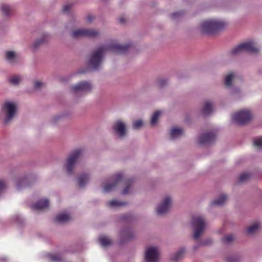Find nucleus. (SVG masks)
<instances>
[{
	"instance_id": "obj_42",
	"label": "nucleus",
	"mask_w": 262,
	"mask_h": 262,
	"mask_svg": "<svg viewBox=\"0 0 262 262\" xmlns=\"http://www.w3.org/2000/svg\"><path fill=\"white\" fill-rule=\"evenodd\" d=\"M181 14H182V13L181 12H177L173 13L171 14V18L174 19L177 16H179V15H181Z\"/></svg>"
},
{
	"instance_id": "obj_19",
	"label": "nucleus",
	"mask_w": 262,
	"mask_h": 262,
	"mask_svg": "<svg viewBox=\"0 0 262 262\" xmlns=\"http://www.w3.org/2000/svg\"><path fill=\"white\" fill-rule=\"evenodd\" d=\"M260 228V223H255L248 228L247 232L248 234H252L257 232Z\"/></svg>"
},
{
	"instance_id": "obj_39",
	"label": "nucleus",
	"mask_w": 262,
	"mask_h": 262,
	"mask_svg": "<svg viewBox=\"0 0 262 262\" xmlns=\"http://www.w3.org/2000/svg\"><path fill=\"white\" fill-rule=\"evenodd\" d=\"M157 83L160 88H162L166 84V80L162 78H160L158 79Z\"/></svg>"
},
{
	"instance_id": "obj_28",
	"label": "nucleus",
	"mask_w": 262,
	"mask_h": 262,
	"mask_svg": "<svg viewBox=\"0 0 262 262\" xmlns=\"http://www.w3.org/2000/svg\"><path fill=\"white\" fill-rule=\"evenodd\" d=\"M250 176H251V175L249 173H248V172L242 173L239 176V177L238 178V181L239 183L245 182L250 178Z\"/></svg>"
},
{
	"instance_id": "obj_5",
	"label": "nucleus",
	"mask_w": 262,
	"mask_h": 262,
	"mask_svg": "<svg viewBox=\"0 0 262 262\" xmlns=\"http://www.w3.org/2000/svg\"><path fill=\"white\" fill-rule=\"evenodd\" d=\"M82 154V150L76 149L71 152L67 159L66 168L68 173L71 174L73 172L75 164Z\"/></svg>"
},
{
	"instance_id": "obj_9",
	"label": "nucleus",
	"mask_w": 262,
	"mask_h": 262,
	"mask_svg": "<svg viewBox=\"0 0 262 262\" xmlns=\"http://www.w3.org/2000/svg\"><path fill=\"white\" fill-rule=\"evenodd\" d=\"M92 88L91 84L86 81H81L71 88V91L76 93L79 91L90 92Z\"/></svg>"
},
{
	"instance_id": "obj_46",
	"label": "nucleus",
	"mask_w": 262,
	"mask_h": 262,
	"mask_svg": "<svg viewBox=\"0 0 262 262\" xmlns=\"http://www.w3.org/2000/svg\"><path fill=\"white\" fill-rule=\"evenodd\" d=\"M127 218H128V216H127V215H123L122 216V219H123V220H126Z\"/></svg>"
},
{
	"instance_id": "obj_29",
	"label": "nucleus",
	"mask_w": 262,
	"mask_h": 262,
	"mask_svg": "<svg viewBox=\"0 0 262 262\" xmlns=\"http://www.w3.org/2000/svg\"><path fill=\"white\" fill-rule=\"evenodd\" d=\"M161 114H162V112L160 111H156V112H155V113L154 114V115L151 119V125H154L157 123V122L158 121V118Z\"/></svg>"
},
{
	"instance_id": "obj_30",
	"label": "nucleus",
	"mask_w": 262,
	"mask_h": 262,
	"mask_svg": "<svg viewBox=\"0 0 262 262\" xmlns=\"http://www.w3.org/2000/svg\"><path fill=\"white\" fill-rule=\"evenodd\" d=\"M49 257L51 261L54 262H59L62 260L61 256L59 254H50Z\"/></svg>"
},
{
	"instance_id": "obj_35",
	"label": "nucleus",
	"mask_w": 262,
	"mask_h": 262,
	"mask_svg": "<svg viewBox=\"0 0 262 262\" xmlns=\"http://www.w3.org/2000/svg\"><path fill=\"white\" fill-rule=\"evenodd\" d=\"M6 57L7 60L12 61L15 57V53L13 51H8L6 53Z\"/></svg>"
},
{
	"instance_id": "obj_17",
	"label": "nucleus",
	"mask_w": 262,
	"mask_h": 262,
	"mask_svg": "<svg viewBox=\"0 0 262 262\" xmlns=\"http://www.w3.org/2000/svg\"><path fill=\"white\" fill-rule=\"evenodd\" d=\"M185 250L184 248H181L176 253L170 256V259L173 261H177L181 259L184 255Z\"/></svg>"
},
{
	"instance_id": "obj_12",
	"label": "nucleus",
	"mask_w": 262,
	"mask_h": 262,
	"mask_svg": "<svg viewBox=\"0 0 262 262\" xmlns=\"http://www.w3.org/2000/svg\"><path fill=\"white\" fill-rule=\"evenodd\" d=\"M201 28L203 34L211 33L213 32V20L203 21L201 25Z\"/></svg>"
},
{
	"instance_id": "obj_1",
	"label": "nucleus",
	"mask_w": 262,
	"mask_h": 262,
	"mask_svg": "<svg viewBox=\"0 0 262 262\" xmlns=\"http://www.w3.org/2000/svg\"><path fill=\"white\" fill-rule=\"evenodd\" d=\"M130 47V44L122 46L116 42L102 46L93 53L89 61V64L93 70H98L106 51H110L116 53L123 54L126 53Z\"/></svg>"
},
{
	"instance_id": "obj_36",
	"label": "nucleus",
	"mask_w": 262,
	"mask_h": 262,
	"mask_svg": "<svg viewBox=\"0 0 262 262\" xmlns=\"http://www.w3.org/2000/svg\"><path fill=\"white\" fill-rule=\"evenodd\" d=\"M254 145L257 148H262V137L258 138L254 140Z\"/></svg>"
},
{
	"instance_id": "obj_34",
	"label": "nucleus",
	"mask_w": 262,
	"mask_h": 262,
	"mask_svg": "<svg viewBox=\"0 0 262 262\" xmlns=\"http://www.w3.org/2000/svg\"><path fill=\"white\" fill-rule=\"evenodd\" d=\"M132 184V181L130 180H128L125 181V184L126 185V187L122 191V194H126L129 192V188Z\"/></svg>"
},
{
	"instance_id": "obj_18",
	"label": "nucleus",
	"mask_w": 262,
	"mask_h": 262,
	"mask_svg": "<svg viewBox=\"0 0 262 262\" xmlns=\"http://www.w3.org/2000/svg\"><path fill=\"white\" fill-rule=\"evenodd\" d=\"M70 219V216L68 214L60 213L56 217L55 221L56 222L62 223L68 221Z\"/></svg>"
},
{
	"instance_id": "obj_41",
	"label": "nucleus",
	"mask_w": 262,
	"mask_h": 262,
	"mask_svg": "<svg viewBox=\"0 0 262 262\" xmlns=\"http://www.w3.org/2000/svg\"><path fill=\"white\" fill-rule=\"evenodd\" d=\"M6 188V184L4 181H0V194L3 190Z\"/></svg>"
},
{
	"instance_id": "obj_33",
	"label": "nucleus",
	"mask_w": 262,
	"mask_h": 262,
	"mask_svg": "<svg viewBox=\"0 0 262 262\" xmlns=\"http://www.w3.org/2000/svg\"><path fill=\"white\" fill-rule=\"evenodd\" d=\"M20 80V78L18 76L14 75L9 79V82L13 84H17Z\"/></svg>"
},
{
	"instance_id": "obj_21",
	"label": "nucleus",
	"mask_w": 262,
	"mask_h": 262,
	"mask_svg": "<svg viewBox=\"0 0 262 262\" xmlns=\"http://www.w3.org/2000/svg\"><path fill=\"white\" fill-rule=\"evenodd\" d=\"M183 133V130L181 128H172L170 132V137L171 139H174L180 136Z\"/></svg>"
},
{
	"instance_id": "obj_43",
	"label": "nucleus",
	"mask_w": 262,
	"mask_h": 262,
	"mask_svg": "<svg viewBox=\"0 0 262 262\" xmlns=\"http://www.w3.org/2000/svg\"><path fill=\"white\" fill-rule=\"evenodd\" d=\"M70 8H71V5H66L63 8V11L64 12L66 13L70 10Z\"/></svg>"
},
{
	"instance_id": "obj_23",
	"label": "nucleus",
	"mask_w": 262,
	"mask_h": 262,
	"mask_svg": "<svg viewBox=\"0 0 262 262\" xmlns=\"http://www.w3.org/2000/svg\"><path fill=\"white\" fill-rule=\"evenodd\" d=\"M227 200V196L224 194H221L219 197L214 200V205H222Z\"/></svg>"
},
{
	"instance_id": "obj_38",
	"label": "nucleus",
	"mask_w": 262,
	"mask_h": 262,
	"mask_svg": "<svg viewBox=\"0 0 262 262\" xmlns=\"http://www.w3.org/2000/svg\"><path fill=\"white\" fill-rule=\"evenodd\" d=\"M143 124V122L141 120H138L134 122L133 127L135 129H137L141 127Z\"/></svg>"
},
{
	"instance_id": "obj_20",
	"label": "nucleus",
	"mask_w": 262,
	"mask_h": 262,
	"mask_svg": "<svg viewBox=\"0 0 262 262\" xmlns=\"http://www.w3.org/2000/svg\"><path fill=\"white\" fill-rule=\"evenodd\" d=\"M90 179L89 176L86 174H81L78 178V184L79 187H83Z\"/></svg>"
},
{
	"instance_id": "obj_26",
	"label": "nucleus",
	"mask_w": 262,
	"mask_h": 262,
	"mask_svg": "<svg viewBox=\"0 0 262 262\" xmlns=\"http://www.w3.org/2000/svg\"><path fill=\"white\" fill-rule=\"evenodd\" d=\"M107 204L110 207H114L124 206L126 204V203L114 200L108 201Z\"/></svg>"
},
{
	"instance_id": "obj_25",
	"label": "nucleus",
	"mask_w": 262,
	"mask_h": 262,
	"mask_svg": "<svg viewBox=\"0 0 262 262\" xmlns=\"http://www.w3.org/2000/svg\"><path fill=\"white\" fill-rule=\"evenodd\" d=\"M211 103L207 102L206 103H205L203 108H202V112L204 115H208L211 112Z\"/></svg>"
},
{
	"instance_id": "obj_8",
	"label": "nucleus",
	"mask_w": 262,
	"mask_h": 262,
	"mask_svg": "<svg viewBox=\"0 0 262 262\" xmlns=\"http://www.w3.org/2000/svg\"><path fill=\"white\" fill-rule=\"evenodd\" d=\"M159 254V251L157 248L151 247L147 248L145 254L146 262H157Z\"/></svg>"
},
{
	"instance_id": "obj_22",
	"label": "nucleus",
	"mask_w": 262,
	"mask_h": 262,
	"mask_svg": "<svg viewBox=\"0 0 262 262\" xmlns=\"http://www.w3.org/2000/svg\"><path fill=\"white\" fill-rule=\"evenodd\" d=\"M1 11L3 14L6 16L11 15L13 12L12 8L7 5L3 4L1 6Z\"/></svg>"
},
{
	"instance_id": "obj_10",
	"label": "nucleus",
	"mask_w": 262,
	"mask_h": 262,
	"mask_svg": "<svg viewBox=\"0 0 262 262\" xmlns=\"http://www.w3.org/2000/svg\"><path fill=\"white\" fill-rule=\"evenodd\" d=\"M123 178V176L121 173H117L114 176L112 179L114 181L113 183H106L103 185V189L105 192H109L112 191L117 185V184L121 181Z\"/></svg>"
},
{
	"instance_id": "obj_45",
	"label": "nucleus",
	"mask_w": 262,
	"mask_h": 262,
	"mask_svg": "<svg viewBox=\"0 0 262 262\" xmlns=\"http://www.w3.org/2000/svg\"><path fill=\"white\" fill-rule=\"evenodd\" d=\"M119 20L120 24H123L125 22V19L123 16L120 17L119 19Z\"/></svg>"
},
{
	"instance_id": "obj_27",
	"label": "nucleus",
	"mask_w": 262,
	"mask_h": 262,
	"mask_svg": "<svg viewBox=\"0 0 262 262\" xmlns=\"http://www.w3.org/2000/svg\"><path fill=\"white\" fill-rule=\"evenodd\" d=\"M235 77L234 74L231 73L229 74L226 77L225 80V85L227 87H230L232 85V81L233 78Z\"/></svg>"
},
{
	"instance_id": "obj_4",
	"label": "nucleus",
	"mask_w": 262,
	"mask_h": 262,
	"mask_svg": "<svg viewBox=\"0 0 262 262\" xmlns=\"http://www.w3.org/2000/svg\"><path fill=\"white\" fill-rule=\"evenodd\" d=\"M252 118V114L248 110H241L233 115V119L239 125L247 123Z\"/></svg>"
},
{
	"instance_id": "obj_3",
	"label": "nucleus",
	"mask_w": 262,
	"mask_h": 262,
	"mask_svg": "<svg viewBox=\"0 0 262 262\" xmlns=\"http://www.w3.org/2000/svg\"><path fill=\"white\" fill-rule=\"evenodd\" d=\"M259 51V49L255 46L253 42L249 41L238 45L231 50L230 53L232 55H235L243 51H248L252 53H258Z\"/></svg>"
},
{
	"instance_id": "obj_16",
	"label": "nucleus",
	"mask_w": 262,
	"mask_h": 262,
	"mask_svg": "<svg viewBox=\"0 0 262 262\" xmlns=\"http://www.w3.org/2000/svg\"><path fill=\"white\" fill-rule=\"evenodd\" d=\"M226 25V23L223 21L218 19H214V34L216 32L224 29Z\"/></svg>"
},
{
	"instance_id": "obj_14",
	"label": "nucleus",
	"mask_w": 262,
	"mask_h": 262,
	"mask_svg": "<svg viewBox=\"0 0 262 262\" xmlns=\"http://www.w3.org/2000/svg\"><path fill=\"white\" fill-rule=\"evenodd\" d=\"M49 202L47 199L40 200L32 205V208L34 210H41L47 209Z\"/></svg>"
},
{
	"instance_id": "obj_13",
	"label": "nucleus",
	"mask_w": 262,
	"mask_h": 262,
	"mask_svg": "<svg viewBox=\"0 0 262 262\" xmlns=\"http://www.w3.org/2000/svg\"><path fill=\"white\" fill-rule=\"evenodd\" d=\"M113 128L120 137H122L125 135V124L122 121L120 120L116 121L114 124Z\"/></svg>"
},
{
	"instance_id": "obj_24",
	"label": "nucleus",
	"mask_w": 262,
	"mask_h": 262,
	"mask_svg": "<svg viewBox=\"0 0 262 262\" xmlns=\"http://www.w3.org/2000/svg\"><path fill=\"white\" fill-rule=\"evenodd\" d=\"M99 243L103 247H106L112 243V241L108 237L105 236H101L99 239Z\"/></svg>"
},
{
	"instance_id": "obj_31",
	"label": "nucleus",
	"mask_w": 262,
	"mask_h": 262,
	"mask_svg": "<svg viewBox=\"0 0 262 262\" xmlns=\"http://www.w3.org/2000/svg\"><path fill=\"white\" fill-rule=\"evenodd\" d=\"M47 39V35H43L42 37L39 39H37L35 41L34 43V48H37L39 45L42 44V43L45 42Z\"/></svg>"
},
{
	"instance_id": "obj_11",
	"label": "nucleus",
	"mask_w": 262,
	"mask_h": 262,
	"mask_svg": "<svg viewBox=\"0 0 262 262\" xmlns=\"http://www.w3.org/2000/svg\"><path fill=\"white\" fill-rule=\"evenodd\" d=\"M171 204V199L170 197L166 196L162 203L159 205L157 208V213L160 215L166 213L169 210Z\"/></svg>"
},
{
	"instance_id": "obj_47",
	"label": "nucleus",
	"mask_w": 262,
	"mask_h": 262,
	"mask_svg": "<svg viewBox=\"0 0 262 262\" xmlns=\"http://www.w3.org/2000/svg\"><path fill=\"white\" fill-rule=\"evenodd\" d=\"M202 245H205V244L204 243H201Z\"/></svg>"
},
{
	"instance_id": "obj_32",
	"label": "nucleus",
	"mask_w": 262,
	"mask_h": 262,
	"mask_svg": "<svg viewBox=\"0 0 262 262\" xmlns=\"http://www.w3.org/2000/svg\"><path fill=\"white\" fill-rule=\"evenodd\" d=\"M121 236L122 237H125L126 238V239H130L132 236H133V235H132V233H131V232L129 230H123L121 231Z\"/></svg>"
},
{
	"instance_id": "obj_6",
	"label": "nucleus",
	"mask_w": 262,
	"mask_h": 262,
	"mask_svg": "<svg viewBox=\"0 0 262 262\" xmlns=\"http://www.w3.org/2000/svg\"><path fill=\"white\" fill-rule=\"evenodd\" d=\"M16 111V107L15 104L10 102H5L2 106V112L5 115V122H9L14 117Z\"/></svg>"
},
{
	"instance_id": "obj_15",
	"label": "nucleus",
	"mask_w": 262,
	"mask_h": 262,
	"mask_svg": "<svg viewBox=\"0 0 262 262\" xmlns=\"http://www.w3.org/2000/svg\"><path fill=\"white\" fill-rule=\"evenodd\" d=\"M213 138V133L211 132L206 133L200 135L199 137V142L201 144L208 143Z\"/></svg>"
},
{
	"instance_id": "obj_44",
	"label": "nucleus",
	"mask_w": 262,
	"mask_h": 262,
	"mask_svg": "<svg viewBox=\"0 0 262 262\" xmlns=\"http://www.w3.org/2000/svg\"><path fill=\"white\" fill-rule=\"evenodd\" d=\"M94 19V17L92 15H89L86 18L88 22H91Z\"/></svg>"
},
{
	"instance_id": "obj_40",
	"label": "nucleus",
	"mask_w": 262,
	"mask_h": 262,
	"mask_svg": "<svg viewBox=\"0 0 262 262\" xmlns=\"http://www.w3.org/2000/svg\"><path fill=\"white\" fill-rule=\"evenodd\" d=\"M43 85V83L42 82H41L39 81H36L34 82L35 88L36 89L40 88Z\"/></svg>"
},
{
	"instance_id": "obj_37",
	"label": "nucleus",
	"mask_w": 262,
	"mask_h": 262,
	"mask_svg": "<svg viewBox=\"0 0 262 262\" xmlns=\"http://www.w3.org/2000/svg\"><path fill=\"white\" fill-rule=\"evenodd\" d=\"M234 239V236L232 234H228L225 236L223 238V240L225 242L229 243L232 242Z\"/></svg>"
},
{
	"instance_id": "obj_2",
	"label": "nucleus",
	"mask_w": 262,
	"mask_h": 262,
	"mask_svg": "<svg viewBox=\"0 0 262 262\" xmlns=\"http://www.w3.org/2000/svg\"><path fill=\"white\" fill-rule=\"evenodd\" d=\"M192 226L194 229L193 238L196 239L203 233L206 226V222L201 216H194L192 220Z\"/></svg>"
},
{
	"instance_id": "obj_48",
	"label": "nucleus",
	"mask_w": 262,
	"mask_h": 262,
	"mask_svg": "<svg viewBox=\"0 0 262 262\" xmlns=\"http://www.w3.org/2000/svg\"><path fill=\"white\" fill-rule=\"evenodd\" d=\"M84 73V71H81V72H80V73Z\"/></svg>"
},
{
	"instance_id": "obj_7",
	"label": "nucleus",
	"mask_w": 262,
	"mask_h": 262,
	"mask_svg": "<svg viewBox=\"0 0 262 262\" xmlns=\"http://www.w3.org/2000/svg\"><path fill=\"white\" fill-rule=\"evenodd\" d=\"M98 34V31L89 29H78L72 32V36L76 38L81 37H94Z\"/></svg>"
}]
</instances>
